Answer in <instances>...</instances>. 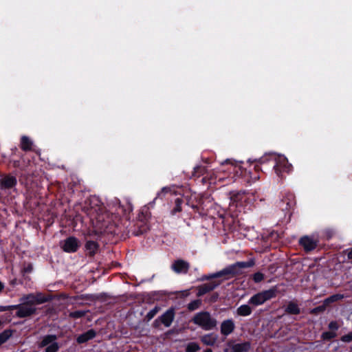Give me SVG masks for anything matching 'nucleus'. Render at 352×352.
<instances>
[{
    "label": "nucleus",
    "instance_id": "1",
    "mask_svg": "<svg viewBox=\"0 0 352 352\" xmlns=\"http://www.w3.org/2000/svg\"><path fill=\"white\" fill-rule=\"evenodd\" d=\"M255 265L254 258H250L248 261H237L234 264L230 265L222 270L209 275H204L201 280H211L214 278H222L221 280L211 281L208 283L202 284L197 287V296L201 297L204 294L213 291L216 287L221 284L223 280H229L242 274V269L252 267Z\"/></svg>",
    "mask_w": 352,
    "mask_h": 352
},
{
    "label": "nucleus",
    "instance_id": "2",
    "mask_svg": "<svg viewBox=\"0 0 352 352\" xmlns=\"http://www.w3.org/2000/svg\"><path fill=\"white\" fill-rule=\"evenodd\" d=\"M91 219L93 221L95 220L94 222L95 227L101 233L112 235L119 234V219L116 214L107 212H97L96 216Z\"/></svg>",
    "mask_w": 352,
    "mask_h": 352
},
{
    "label": "nucleus",
    "instance_id": "3",
    "mask_svg": "<svg viewBox=\"0 0 352 352\" xmlns=\"http://www.w3.org/2000/svg\"><path fill=\"white\" fill-rule=\"evenodd\" d=\"M192 322L206 331L214 329L217 324V320L212 318L208 311H206L197 313L193 316Z\"/></svg>",
    "mask_w": 352,
    "mask_h": 352
},
{
    "label": "nucleus",
    "instance_id": "4",
    "mask_svg": "<svg viewBox=\"0 0 352 352\" xmlns=\"http://www.w3.org/2000/svg\"><path fill=\"white\" fill-rule=\"evenodd\" d=\"M278 292L276 286L272 287L267 290H264L253 295L248 300V304L254 306L261 305L266 301L276 297Z\"/></svg>",
    "mask_w": 352,
    "mask_h": 352
},
{
    "label": "nucleus",
    "instance_id": "5",
    "mask_svg": "<svg viewBox=\"0 0 352 352\" xmlns=\"http://www.w3.org/2000/svg\"><path fill=\"white\" fill-rule=\"evenodd\" d=\"M175 317V309L171 307L153 321L152 327L155 329H161L162 325L165 327H170L174 321Z\"/></svg>",
    "mask_w": 352,
    "mask_h": 352
},
{
    "label": "nucleus",
    "instance_id": "6",
    "mask_svg": "<svg viewBox=\"0 0 352 352\" xmlns=\"http://www.w3.org/2000/svg\"><path fill=\"white\" fill-rule=\"evenodd\" d=\"M296 205L295 195L290 192L283 195L282 198L278 201L277 206L283 212H289Z\"/></svg>",
    "mask_w": 352,
    "mask_h": 352
},
{
    "label": "nucleus",
    "instance_id": "7",
    "mask_svg": "<svg viewBox=\"0 0 352 352\" xmlns=\"http://www.w3.org/2000/svg\"><path fill=\"white\" fill-rule=\"evenodd\" d=\"M80 246V241L75 236H70L60 243L62 250L67 253L76 252Z\"/></svg>",
    "mask_w": 352,
    "mask_h": 352
},
{
    "label": "nucleus",
    "instance_id": "8",
    "mask_svg": "<svg viewBox=\"0 0 352 352\" xmlns=\"http://www.w3.org/2000/svg\"><path fill=\"white\" fill-rule=\"evenodd\" d=\"M275 173L278 177L282 176L283 173H289L292 168V164H289L286 157L278 156L273 166Z\"/></svg>",
    "mask_w": 352,
    "mask_h": 352
},
{
    "label": "nucleus",
    "instance_id": "9",
    "mask_svg": "<svg viewBox=\"0 0 352 352\" xmlns=\"http://www.w3.org/2000/svg\"><path fill=\"white\" fill-rule=\"evenodd\" d=\"M27 300L26 305H41L45 302H50L52 300L51 296H46L43 293L38 292L36 294H29L24 297Z\"/></svg>",
    "mask_w": 352,
    "mask_h": 352
},
{
    "label": "nucleus",
    "instance_id": "10",
    "mask_svg": "<svg viewBox=\"0 0 352 352\" xmlns=\"http://www.w3.org/2000/svg\"><path fill=\"white\" fill-rule=\"evenodd\" d=\"M319 244V240L310 236H303L299 239V245L303 248L305 252H310L314 250Z\"/></svg>",
    "mask_w": 352,
    "mask_h": 352
},
{
    "label": "nucleus",
    "instance_id": "11",
    "mask_svg": "<svg viewBox=\"0 0 352 352\" xmlns=\"http://www.w3.org/2000/svg\"><path fill=\"white\" fill-rule=\"evenodd\" d=\"M17 184V179L15 176L7 174L0 179V188L2 190H8L14 188Z\"/></svg>",
    "mask_w": 352,
    "mask_h": 352
},
{
    "label": "nucleus",
    "instance_id": "12",
    "mask_svg": "<svg viewBox=\"0 0 352 352\" xmlns=\"http://www.w3.org/2000/svg\"><path fill=\"white\" fill-rule=\"evenodd\" d=\"M171 268L177 274H187L190 264L183 259H177L173 263Z\"/></svg>",
    "mask_w": 352,
    "mask_h": 352
},
{
    "label": "nucleus",
    "instance_id": "13",
    "mask_svg": "<svg viewBox=\"0 0 352 352\" xmlns=\"http://www.w3.org/2000/svg\"><path fill=\"white\" fill-rule=\"evenodd\" d=\"M14 306H17L15 308L17 310L16 316L21 318L29 317L36 313V309L34 307H28L21 304L14 305Z\"/></svg>",
    "mask_w": 352,
    "mask_h": 352
},
{
    "label": "nucleus",
    "instance_id": "14",
    "mask_svg": "<svg viewBox=\"0 0 352 352\" xmlns=\"http://www.w3.org/2000/svg\"><path fill=\"white\" fill-rule=\"evenodd\" d=\"M235 329V324L232 319L223 320L221 324V333L224 336H228L232 333Z\"/></svg>",
    "mask_w": 352,
    "mask_h": 352
},
{
    "label": "nucleus",
    "instance_id": "15",
    "mask_svg": "<svg viewBox=\"0 0 352 352\" xmlns=\"http://www.w3.org/2000/svg\"><path fill=\"white\" fill-rule=\"evenodd\" d=\"M228 345L230 347V352H248L251 349V343L248 341L233 344L229 342Z\"/></svg>",
    "mask_w": 352,
    "mask_h": 352
},
{
    "label": "nucleus",
    "instance_id": "16",
    "mask_svg": "<svg viewBox=\"0 0 352 352\" xmlns=\"http://www.w3.org/2000/svg\"><path fill=\"white\" fill-rule=\"evenodd\" d=\"M96 331L91 329L82 334H80L76 338V342L78 344H84L94 339L96 337Z\"/></svg>",
    "mask_w": 352,
    "mask_h": 352
},
{
    "label": "nucleus",
    "instance_id": "17",
    "mask_svg": "<svg viewBox=\"0 0 352 352\" xmlns=\"http://www.w3.org/2000/svg\"><path fill=\"white\" fill-rule=\"evenodd\" d=\"M276 159L277 157L274 154L269 153L252 160L250 159L248 162L250 163H258L259 164H264L270 162H272L274 164H275Z\"/></svg>",
    "mask_w": 352,
    "mask_h": 352
},
{
    "label": "nucleus",
    "instance_id": "18",
    "mask_svg": "<svg viewBox=\"0 0 352 352\" xmlns=\"http://www.w3.org/2000/svg\"><path fill=\"white\" fill-rule=\"evenodd\" d=\"M218 340V336L214 333L205 334L200 338L201 342L206 346H214Z\"/></svg>",
    "mask_w": 352,
    "mask_h": 352
},
{
    "label": "nucleus",
    "instance_id": "19",
    "mask_svg": "<svg viewBox=\"0 0 352 352\" xmlns=\"http://www.w3.org/2000/svg\"><path fill=\"white\" fill-rule=\"evenodd\" d=\"M184 203V200L182 197H177L173 202V208L170 210V214L172 216L178 215L182 211V205Z\"/></svg>",
    "mask_w": 352,
    "mask_h": 352
},
{
    "label": "nucleus",
    "instance_id": "20",
    "mask_svg": "<svg viewBox=\"0 0 352 352\" xmlns=\"http://www.w3.org/2000/svg\"><path fill=\"white\" fill-rule=\"evenodd\" d=\"M148 230V226L144 222H140L134 226V229L131 230L133 235L139 236L146 233Z\"/></svg>",
    "mask_w": 352,
    "mask_h": 352
},
{
    "label": "nucleus",
    "instance_id": "21",
    "mask_svg": "<svg viewBox=\"0 0 352 352\" xmlns=\"http://www.w3.org/2000/svg\"><path fill=\"white\" fill-rule=\"evenodd\" d=\"M285 313L289 315H298L300 314V309L296 302L292 300L287 303Z\"/></svg>",
    "mask_w": 352,
    "mask_h": 352
},
{
    "label": "nucleus",
    "instance_id": "22",
    "mask_svg": "<svg viewBox=\"0 0 352 352\" xmlns=\"http://www.w3.org/2000/svg\"><path fill=\"white\" fill-rule=\"evenodd\" d=\"M230 199L233 204H236V207L238 206H241L243 204V201H245L246 199L245 193V192H232Z\"/></svg>",
    "mask_w": 352,
    "mask_h": 352
},
{
    "label": "nucleus",
    "instance_id": "23",
    "mask_svg": "<svg viewBox=\"0 0 352 352\" xmlns=\"http://www.w3.org/2000/svg\"><path fill=\"white\" fill-rule=\"evenodd\" d=\"M57 338H58L57 336L54 335V334H48V335L44 336L42 338V340L40 342L38 346L40 348L45 347L47 345L52 344L53 342H56Z\"/></svg>",
    "mask_w": 352,
    "mask_h": 352
},
{
    "label": "nucleus",
    "instance_id": "24",
    "mask_svg": "<svg viewBox=\"0 0 352 352\" xmlns=\"http://www.w3.org/2000/svg\"><path fill=\"white\" fill-rule=\"evenodd\" d=\"M86 250L90 256H94L99 249V245L94 241H87L85 244Z\"/></svg>",
    "mask_w": 352,
    "mask_h": 352
},
{
    "label": "nucleus",
    "instance_id": "25",
    "mask_svg": "<svg viewBox=\"0 0 352 352\" xmlns=\"http://www.w3.org/2000/svg\"><path fill=\"white\" fill-rule=\"evenodd\" d=\"M33 145L32 141L27 136H22L21 138V148L24 151H30L32 150Z\"/></svg>",
    "mask_w": 352,
    "mask_h": 352
},
{
    "label": "nucleus",
    "instance_id": "26",
    "mask_svg": "<svg viewBox=\"0 0 352 352\" xmlns=\"http://www.w3.org/2000/svg\"><path fill=\"white\" fill-rule=\"evenodd\" d=\"M344 298V296L340 294H333L328 298H325L323 301L326 307H329L331 304L338 302L342 300Z\"/></svg>",
    "mask_w": 352,
    "mask_h": 352
},
{
    "label": "nucleus",
    "instance_id": "27",
    "mask_svg": "<svg viewBox=\"0 0 352 352\" xmlns=\"http://www.w3.org/2000/svg\"><path fill=\"white\" fill-rule=\"evenodd\" d=\"M252 312V308L248 305H242L236 309V313L240 316H250Z\"/></svg>",
    "mask_w": 352,
    "mask_h": 352
},
{
    "label": "nucleus",
    "instance_id": "28",
    "mask_svg": "<svg viewBox=\"0 0 352 352\" xmlns=\"http://www.w3.org/2000/svg\"><path fill=\"white\" fill-rule=\"evenodd\" d=\"M13 333V329H8L0 333V346L12 336Z\"/></svg>",
    "mask_w": 352,
    "mask_h": 352
},
{
    "label": "nucleus",
    "instance_id": "29",
    "mask_svg": "<svg viewBox=\"0 0 352 352\" xmlns=\"http://www.w3.org/2000/svg\"><path fill=\"white\" fill-rule=\"evenodd\" d=\"M261 165V164H259L258 163H256L254 166V173H252L251 170H249L250 178L253 182L257 181L260 177L258 174L262 171Z\"/></svg>",
    "mask_w": 352,
    "mask_h": 352
},
{
    "label": "nucleus",
    "instance_id": "30",
    "mask_svg": "<svg viewBox=\"0 0 352 352\" xmlns=\"http://www.w3.org/2000/svg\"><path fill=\"white\" fill-rule=\"evenodd\" d=\"M160 310H161V307L160 306H158V305L155 306L152 309H151L147 313V314L146 315V316L144 318V320L146 322H149L156 316V314Z\"/></svg>",
    "mask_w": 352,
    "mask_h": 352
},
{
    "label": "nucleus",
    "instance_id": "31",
    "mask_svg": "<svg viewBox=\"0 0 352 352\" xmlns=\"http://www.w3.org/2000/svg\"><path fill=\"white\" fill-rule=\"evenodd\" d=\"M192 208H193L196 212L199 213L200 215L204 216L206 215V212H205L204 206V201L202 199H200L198 201V204L197 205H192Z\"/></svg>",
    "mask_w": 352,
    "mask_h": 352
},
{
    "label": "nucleus",
    "instance_id": "32",
    "mask_svg": "<svg viewBox=\"0 0 352 352\" xmlns=\"http://www.w3.org/2000/svg\"><path fill=\"white\" fill-rule=\"evenodd\" d=\"M241 162H237L236 160H232V159H227L223 162L221 163L222 165L224 164H231L232 166H234V168H239V169L241 170V175L243 174V170H241Z\"/></svg>",
    "mask_w": 352,
    "mask_h": 352
},
{
    "label": "nucleus",
    "instance_id": "33",
    "mask_svg": "<svg viewBox=\"0 0 352 352\" xmlns=\"http://www.w3.org/2000/svg\"><path fill=\"white\" fill-rule=\"evenodd\" d=\"M89 311L76 310L69 313V316L71 318L78 319L84 317Z\"/></svg>",
    "mask_w": 352,
    "mask_h": 352
},
{
    "label": "nucleus",
    "instance_id": "34",
    "mask_svg": "<svg viewBox=\"0 0 352 352\" xmlns=\"http://www.w3.org/2000/svg\"><path fill=\"white\" fill-rule=\"evenodd\" d=\"M200 349L199 345L195 342L188 343L185 352H197Z\"/></svg>",
    "mask_w": 352,
    "mask_h": 352
},
{
    "label": "nucleus",
    "instance_id": "35",
    "mask_svg": "<svg viewBox=\"0 0 352 352\" xmlns=\"http://www.w3.org/2000/svg\"><path fill=\"white\" fill-rule=\"evenodd\" d=\"M337 336V333L332 331H324L321 334V339L324 341H330Z\"/></svg>",
    "mask_w": 352,
    "mask_h": 352
},
{
    "label": "nucleus",
    "instance_id": "36",
    "mask_svg": "<svg viewBox=\"0 0 352 352\" xmlns=\"http://www.w3.org/2000/svg\"><path fill=\"white\" fill-rule=\"evenodd\" d=\"M326 309H327L326 305H324V302H322V305L311 309L310 310L309 313L311 315H318L321 313H323L326 310Z\"/></svg>",
    "mask_w": 352,
    "mask_h": 352
},
{
    "label": "nucleus",
    "instance_id": "37",
    "mask_svg": "<svg viewBox=\"0 0 352 352\" xmlns=\"http://www.w3.org/2000/svg\"><path fill=\"white\" fill-rule=\"evenodd\" d=\"M206 172V166H204L201 165L197 166L194 168L193 176L199 177L204 175V173Z\"/></svg>",
    "mask_w": 352,
    "mask_h": 352
},
{
    "label": "nucleus",
    "instance_id": "38",
    "mask_svg": "<svg viewBox=\"0 0 352 352\" xmlns=\"http://www.w3.org/2000/svg\"><path fill=\"white\" fill-rule=\"evenodd\" d=\"M171 191V188L169 186L163 187L160 192H157L155 199H163L165 195Z\"/></svg>",
    "mask_w": 352,
    "mask_h": 352
},
{
    "label": "nucleus",
    "instance_id": "39",
    "mask_svg": "<svg viewBox=\"0 0 352 352\" xmlns=\"http://www.w3.org/2000/svg\"><path fill=\"white\" fill-rule=\"evenodd\" d=\"M201 305L200 300H194L188 304L187 308L189 311H194L199 308Z\"/></svg>",
    "mask_w": 352,
    "mask_h": 352
},
{
    "label": "nucleus",
    "instance_id": "40",
    "mask_svg": "<svg viewBox=\"0 0 352 352\" xmlns=\"http://www.w3.org/2000/svg\"><path fill=\"white\" fill-rule=\"evenodd\" d=\"M59 349L60 346L58 343L56 342L47 345L45 349V352H57Z\"/></svg>",
    "mask_w": 352,
    "mask_h": 352
},
{
    "label": "nucleus",
    "instance_id": "41",
    "mask_svg": "<svg viewBox=\"0 0 352 352\" xmlns=\"http://www.w3.org/2000/svg\"><path fill=\"white\" fill-rule=\"evenodd\" d=\"M264 278L265 275L260 272H257L252 275V280L256 283L261 282L262 280H264Z\"/></svg>",
    "mask_w": 352,
    "mask_h": 352
},
{
    "label": "nucleus",
    "instance_id": "42",
    "mask_svg": "<svg viewBox=\"0 0 352 352\" xmlns=\"http://www.w3.org/2000/svg\"><path fill=\"white\" fill-rule=\"evenodd\" d=\"M328 328L330 330V331H332V332H335L336 333V331L339 329L340 328V325L338 323L337 321L336 320H333V321H331L329 324H328Z\"/></svg>",
    "mask_w": 352,
    "mask_h": 352
},
{
    "label": "nucleus",
    "instance_id": "43",
    "mask_svg": "<svg viewBox=\"0 0 352 352\" xmlns=\"http://www.w3.org/2000/svg\"><path fill=\"white\" fill-rule=\"evenodd\" d=\"M340 340L343 342H352V332H349L347 334L342 336L340 338Z\"/></svg>",
    "mask_w": 352,
    "mask_h": 352
},
{
    "label": "nucleus",
    "instance_id": "44",
    "mask_svg": "<svg viewBox=\"0 0 352 352\" xmlns=\"http://www.w3.org/2000/svg\"><path fill=\"white\" fill-rule=\"evenodd\" d=\"M219 294L217 292H214L208 298V302L210 303H214L217 302L219 299Z\"/></svg>",
    "mask_w": 352,
    "mask_h": 352
},
{
    "label": "nucleus",
    "instance_id": "45",
    "mask_svg": "<svg viewBox=\"0 0 352 352\" xmlns=\"http://www.w3.org/2000/svg\"><path fill=\"white\" fill-rule=\"evenodd\" d=\"M17 306H14V305L0 306V311H6L15 310V308Z\"/></svg>",
    "mask_w": 352,
    "mask_h": 352
},
{
    "label": "nucleus",
    "instance_id": "46",
    "mask_svg": "<svg viewBox=\"0 0 352 352\" xmlns=\"http://www.w3.org/2000/svg\"><path fill=\"white\" fill-rule=\"evenodd\" d=\"M10 163L12 164L14 168H20L21 162L20 160H10Z\"/></svg>",
    "mask_w": 352,
    "mask_h": 352
},
{
    "label": "nucleus",
    "instance_id": "47",
    "mask_svg": "<svg viewBox=\"0 0 352 352\" xmlns=\"http://www.w3.org/2000/svg\"><path fill=\"white\" fill-rule=\"evenodd\" d=\"M327 239H331L333 236V232L330 230H326L325 232Z\"/></svg>",
    "mask_w": 352,
    "mask_h": 352
},
{
    "label": "nucleus",
    "instance_id": "48",
    "mask_svg": "<svg viewBox=\"0 0 352 352\" xmlns=\"http://www.w3.org/2000/svg\"><path fill=\"white\" fill-rule=\"evenodd\" d=\"M93 210H94L95 212H96V211H97V210H96V209H94V208H93V207H92V206H91V208H90V210H89V212L88 214H92V213H93Z\"/></svg>",
    "mask_w": 352,
    "mask_h": 352
},
{
    "label": "nucleus",
    "instance_id": "49",
    "mask_svg": "<svg viewBox=\"0 0 352 352\" xmlns=\"http://www.w3.org/2000/svg\"><path fill=\"white\" fill-rule=\"evenodd\" d=\"M4 288V285L0 281V292L3 290Z\"/></svg>",
    "mask_w": 352,
    "mask_h": 352
},
{
    "label": "nucleus",
    "instance_id": "50",
    "mask_svg": "<svg viewBox=\"0 0 352 352\" xmlns=\"http://www.w3.org/2000/svg\"><path fill=\"white\" fill-rule=\"evenodd\" d=\"M204 352H212L211 349H206Z\"/></svg>",
    "mask_w": 352,
    "mask_h": 352
},
{
    "label": "nucleus",
    "instance_id": "51",
    "mask_svg": "<svg viewBox=\"0 0 352 352\" xmlns=\"http://www.w3.org/2000/svg\"><path fill=\"white\" fill-rule=\"evenodd\" d=\"M31 270H32V267H27V269H26V272H30V271H31Z\"/></svg>",
    "mask_w": 352,
    "mask_h": 352
},
{
    "label": "nucleus",
    "instance_id": "52",
    "mask_svg": "<svg viewBox=\"0 0 352 352\" xmlns=\"http://www.w3.org/2000/svg\"><path fill=\"white\" fill-rule=\"evenodd\" d=\"M3 325V322L0 320V327Z\"/></svg>",
    "mask_w": 352,
    "mask_h": 352
},
{
    "label": "nucleus",
    "instance_id": "53",
    "mask_svg": "<svg viewBox=\"0 0 352 352\" xmlns=\"http://www.w3.org/2000/svg\"><path fill=\"white\" fill-rule=\"evenodd\" d=\"M285 214L287 212H285ZM289 212V214L291 215L292 214V212H290V211Z\"/></svg>",
    "mask_w": 352,
    "mask_h": 352
}]
</instances>
